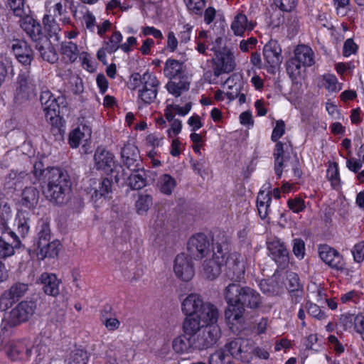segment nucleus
Returning a JSON list of instances; mask_svg holds the SVG:
<instances>
[{"mask_svg": "<svg viewBox=\"0 0 364 364\" xmlns=\"http://www.w3.org/2000/svg\"><path fill=\"white\" fill-rule=\"evenodd\" d=\"M43 23L50 37L57 36L61 30L55 18L52 17L51 14H46L43 16Z\"/></svg>", "mask_w": 364, "mask_h": 364, "instance_id": "3c124183", "label": "nucleus"}, {"mask_svg": "<svg viewBox=\"0 0 364 364\" xmlns=\"http://www.w3.org/2000/svg\"><path fill=\"white\" fill-rule=\"evenodd\" d=\"M314 63V53L311 47L306 45H298L294 49V55L291 58L287 66L290 75L296 76L301 73V67H310Z\"/></svg>", "mask_w": 364, "mask_h": 364, "instance_id": "0eeeda50", "label": "nucleus"}, {"mask_svg": "<svg viewBox=\"0 0 364 364\" xmlns=\"http://www.w3.org/2000/svg\"><path fill=\"white\" fill-rule=\"evenodd\" d=\"M92 136V128L89 124H80L77 127L71 131L69 134L68 143L71 148L76 149L83 142L82 149L84 154L87 153L86 144L90 140Z\"/></svg>", "mask_w": 364, "mask_h": 364, "instance_id": "dca6fc26", "label": "nucleus"}, {"mask_svg": "<svg viewBox=\"0 0 364 364\" xmlns=\"http://www.w3.org/2000/svg\"><path fill=\"white\" fill-rule=\"evenodd\" d=\"M326 177L334 189L339 188L341 182L340 174L336 163L329 164L326 171Z\"/></svg>", "mask_w": 364, "mask_h": 364, "instance_id": "864d4df0", "label": "nucleus"}, {"mask_svg": "<svg viewBox=\"0 0 364 364\" xmlns=\"http://www.w3.org/2000/svg\"><path fill=\"white\" fill-rule=\"evenodd\" d=\"M354 261L360 263L364 260V240L355 244L352 249Z\"/></svg>", "mask_w": 364, "mask_h": 364, "instance_id": "774afa93", "label": "nucleus"}, {"mask_svg": "<svg viewBox=\"0 0 364 364\" xmlns=\"http://www.w3.org/2000/svg\"><path fill=\"white\" fill-rule=\"evenodd\" d=\"M203 304L200 297H186L181 304L182 311L186 316L198 314L200 307Z\"/></svg>", "mask_w": 364, "mask_h": 364, "instance_id": "58836bf2", "label": "nucleus"}, {"mask_svg": "<svg viewBox=\"0 0 364 364\" xmlns=\"http://www.w3.org/2000/svg\"><path fill=\"white\" fill-rule=\"evenodd\" d=\"M253 28L254 24L242 14H237L231 23V29L236 36H242L245 31H252Z\"/></svg>", "mask_w": 364, "mask_h": 364, "instance_id": "473e14b6", "label": "nucleus"}, {"mask_svg": "<svg viewBox=\"0 0 364 364\" xmlns=\"http://www.w3.org/2000/svg\"><path fill=\"white\" fill-rule=\"evenodd\" d=\"M122 41V35L119 31H114L108 41H105L104 45H107V51L112 54L120 48V42Z\"/></svg>", "mask_w": 364, "mask_h": 364, "instance_id": "6e6d98bb", "label": "nucleus"}, {"mask_svg": "<svg viewBox=\"0 0 364 364\" xmlns=\"http://www.w3.org/2000/svg\"><path fill=\"white\" fill-rule=\"evenodd\" d=\"M146 143L153 148L161 146L164 144V138L158 132H154L147 135Z\"/></svg>", "mask_w": 364, "mask_h": 364, "instance_id": "338daca9", "label": "nucleus"}, {"mask_svg": "<svg viewBox=\"0 0 364 364\" xmlns=\"http://www.w3.org/2000/svg\"><path fill=\"white\" fill-rule=\"evenodd\" d=\"M90 186H92L90 191L91 198L95 201L102 198H105L112 193V181L108 178H103L100 181L90 180Z\"/></svg>", "mask_w": 364, "mask_h": 364, "instance_id": "393cba45", "label": "nucleus"}, {"mask_svg": "<svg viewBox=\"0 0 364 364\" xmlns=\"http://www.w3.org/2000/svg\"><path fill=\"white\" fill-rule=\"evenodd\" d=\"M285 133V123L282 119L276 121L274 127L273 128L272 133L271 135V140L272 141H279V139Z\"/></svg>", "mask_w": 364, "mask_h": 364, "instance_id": "680f3d73", "label": "nucleus"}, {"mask_svg": "<svg viewBox=\"0 0 364 364\" xmlns=\"http://www.w3.org/2000/svg\"><path fill=\"white\" fill-rule=\"evenodd\" d=\"M178 80H171L166 85V88L168 93L175 96L180 97L183 92H187L190 88V82L187 77L178 78Z\"/></svg>", "mask_w": 364, "mask_h": 364, "instance_id": "72a5a7b5", "label": "nucleus"}, {"mask_svg": "<svg viewBox=\"0 0 364 364\" xmlns=\"http://www.w3.org/2000/svg\"><path fill=\"white\" fill-rule=\"evenodd\" d=\"M6 234L4 233V236L0 237V258H7L14 255L15 247L19 244V240H16V235L13 232H9L8 235H11L15 242V245L10 243L6 240Z\"/></svg>", "mask_w": 364, "mask_h": 364, "instance_id": "c9c22d12", "label": "nucleus"}, {"mask_svg": "<svg viewBox=\"0 0 364 364\" xmlns=\"http://www.w3.org/2000/svg\"><path fill=\"white\" fill-rule=\"evenodd\" d=\"M39 199V191L33 186L26 187L21 193V206L33 210Z\"/></svg>", "mask_w": 364, "mask_h": 364, "instance_id": "7c9ffc66", "label": "nucleus"}, {"mask_svg": "<svg viewBox=\"0 0 364 364\" xmlns=\"http://www.w3.org/2000/svg\"><path fill=\"white\" fill-rule=\"evenodd\" d=\"M30 214L23 210L18 211L16 218L17 230L22 237H24L30 229Z\"/></svg>", "mask_w": 364, "mask_h": 364, "instance_id": "c03bdc74", "label": "nucleus"}, {"mask_svg": "<svg viewBox=\"0 0 364 364\" xmlns=\"http://www.w3.org/2000/svg\"><path fill=\"white\" fill-rule=\"evenodd\" d=\"M269 256L275 262L279 268H285L289 261V251L284 242L278 237H271L267 241Z\"/></svg>", "mask_w": 364, "mask_h": 364, "instance_id": "9b49d317", "label": "nucleus"}, {"mask_svg": "<svg viewBox=\"0 0 364 364\" xmlns=\"http://www.w3.org/2000/svg\"><path fill=\"white\" fill-rule=\"evenodd\" d=\"M323 85L329 92H338L341 90V85L334 75L326 74L323 76Z\"/></svg>", "mask_w": 364, "mask_h": 364, "instance_id": "13d9d810", "label": "nucleus"}, {"mask_svg": "<svg viewBox=\"0 0 364 364\" xmlns=\"http://www.w3.org/2000/svg\"><path fill=\"white\" fill-rule=\"evenodd\" d=\"M189 11L195 14H201L205 6V0H184Z\"/></svg>", "mask_w": 364, "mask_h": 364, "instance_id": "e2e57ef3", "label": "nucleus"}, {"mask_svg": "<svg viewBox=\"0 0 364 364\" xmlns=\"http://www.w3.org/2000/svg\"><path fill=\"white\" fill-rule=\"evenodd\" d=\"M226 246L219 243L213 245L212 259L205 260L203 265V276L207 279H214L220 274L221 267L224 265L225 257L224 250H227Z\"/></svg>", "mask_w": 364, "mask_h": 364, "instance_id": "6e6552de", "label": "nucleus"}, {"mask_svg": "<svg viewBox=\"0 0 364 364\" xmlns=\"http://www.w3.org/2000/svg\"><path fill=\"white\" fill-rule=\"evenodd\" d=\"M134 171V173L129 176V186L134 190H139L146 186L145 173L143 170L140 169V166H139V169Z\"/></svg>", "mask_w": 364, "mask_h": 364, "instance_id": "a18cd8bd", "label": "nucleus"}, {"mask_svg": "<svg viewBox=\"0 0 364 364\" xmlns=\"http://www.w3.org/2000/svg\"><path fill=\"white\" fill-rule=\"evenodd\" d=\"M43 289L47 296H58L60 294V280L53 273L44 272L41 275Z\"/></svg>", "mask_w": 364, "mask_h": 364, "instance_id": "bb28decb", "label": "nucleus"}, {"mask_svg": "<svg viewBox=\"0 0 364 364\" xmlns=\"http://www.w3.org/2000/svg\"><path fill=\"white\" fill-rule=\"evenodd\" d=\"M156 186L161 193L170 196L176 186V181L171 175L165 173L158 178Z\"/></svg>", "mask_w": 364, "mask_h": 364, "instance_id": "ea45409f", "label": "nucleus"}, {"mask_svg": "<svg viewBox=\"0 0 364 364\" xmlns=\"http://www.w3.org/2000/svg\"><path fill=\"white\" fill-rule=\"evenodd\" d=\"M210 50L214 52V55L224 51V50H228L225 46V40L223 37L217 36L215 38L211 43L209 42Z\"/></svg>", "mask_w": 364, "mask_h": 364, "instance_id": "0e129e2a", "label": "nucleus"}, {"mask_svg": "<svg viewBox=\"0 0 364 364\" xmlns=\"http://www.w3.org/2000/svg\"><path fill=\"white\" fill-rule=\"evenodd\" d=\"M134 88L138 89V99L144 104H151L156 99L160 82L156 76L146 71L142 75L135 73L132 76Z\"/></svg>", "mask_w": 364, "mask_h": 364, "instance_id": "39448f33", "label": "nucleus"}, {"mask_svg": "<svg viewBox=\"0 0 364 364\" xmlns=\"http://www.w3.org/2000/svg\"><path fill=\"white\" fill-rule=\"evenodd\" d=\"M33 286L23 282L14 283L9 289V296H23L26 294H34Z\"/></svg>", "mask_w": 364, "mask_h": 364, "instance_id": "de8ad7c7", "label": "nucleus"}, {"mask_svg": "<svg viewBox=\"0 0 364 364\" xmlns=\"http://www.w3.org/2000/svg\"><path fill=\"white\" fill-rule=\"evenodd\" d=\"M164 74L170 80L187 77L184 74L183 63L172 58L166 60L164 68Z\"/></svg>", "mask_w": 364, "mask_h": 364, "instance_id": "c85d7f7f", "label": "nucleus"}, {"mask_svg": "<svg viewBox=\"0 0 364 364\" xmlns=\"http://www.w3.org/2000/svg\"><path fill=\"white\" fill-rule=\"evenodd\" d=\"M35 47L44 60L52 64L58 61V55L48 38H43V41H39V43L36 44Z\"/></svg>", "mask_w": 364, "mask_h": 364, "instance_id": "c756f323", "label": "nucleus"}, {"mask_svg": "<svg viewBox=\"0 0 364 364\" xmlns=\"http://www.w3.org/2000/svg\"><path fill=\"white\" fill-rule=\"evenodd\" d=\"M319 257L326 264L336 269H343L342 256L328 245H321L318 248Z\"/></svg>", "mask_w": 364, "mask_h": 364, "instance_id": "4be33fe9", "label": "nucleus"}, {"mask_svg": "<svg viewBox=\"0 0 364 364\" xmlns=\"http://www.w3.org/2000/svg\"><path fill=\"white\" fill-rule=\"evenodd\" d=\"M28 175L26 172H16L11 171L6 178V185L9 188L16 190L22 187L24 181L28 179Z\"/></svg>", "mask_w": 364, "mask_h": 364, "instance_id": "37998d69", "label": "nucleus"}, {"mask_svg": "<svg viewBox=\"0 0 364 364\" xmlns=\"http://www.w3.org/2000/svg\"><path fill=\"white\" fill-rule=\"evenodd\" d=\"M188 250L197 259L203 258L210 251V241L203 233L191 237L188 242Z\"/></svg>", "mask_w": 364, "mask_h": 364, "instance_id": "6ab92c4d", "label": "nucleus"}, {"mask_svg": "<svg viewBox=\"0 0 364 364\" xmlns=\"http://www.w3.org/2000/svg\"><path fill=\"white\" fill-rule=\"evenodd\" d=\"M265 61L271 68H276L282 61V48L277 41L270 40L263 48Z\"/></svg>", "mask_w": 364, "mask_h": 364, "instance_id": "412c9836", "label": "nucleus"}, {"mask_svg": "<svg viewBox=\"0 0 364 364\" xmlns=\"http://www.w3.org/2000/svg\"><path fill=\"white\" fill-rule=\"evenodd\" d=\"M89 355L83 349H75L70 352L65 360L66 364H87Z\"/></svg>", "mask_w": 364, "mask_h": 364, "instance_id": "49530a36", "label": "nucleus"}, {"mask_svg": "<svg viewBox=\"0 0 364 364\" xmlns=\"http://www.w3.org/2000/svg\"><path fill=\"white\" fill-rule=\"evenodd\" d=\"M11 50L18 60L22 65H30L33 60V51L28 43L19 39H14L11 42Z\"/></svg>", "mask_w": 364, "mask_h": 364, "instance_id": "aec40b11", "label": "nucleus"}, {"mask_svg": "<svg viewBox=\"0 0 364 364\" xmlns=\"http://www.w3.org/2000/svg\"><path fill=\"white\" fill-rule=\"evenodd\" d=\"M11 218V207L6 203H0V226L2 230L6 229L7 223Z\"/></svg>", "mask_w": 364, "mask_h": 364, "instance_id": "bf43d9fd", "label": "nucleus"}, {"mask_svg": "<svg viewBox=\"0 0 364 364\" xmlns=\"http://www.w3.org/2000/svg\"><path fill=\"white\" fill-rule=\"evenodd\" d=\"M93 160L95 168L109 175L117 183L124 181L128 176L123 166L115 161L114 154L104 147H97Z\"/></svg>", "mask_w": 364, "mask_h": 364, "instance_id": "7ed1b4c3", "label": "nucleus"}, {"mask_svg": "<svg viewBox=\"0 0 364 364\" xmlns=\"http://www.w3.org/2000/svg\"><path fill=\"white\" fill-rule=\"evenodd\" d=\"M15 100L18 102L28 100L36 95V81L28 72L20 73L17 80Z\"/></svg>", "mask_w": 364, "mask_h": 364, "instance_id": "9d476101", "label": "nucleus"}, {"mask_svg": "<svg viewBox=\"0 0 364 364\" xmlns=\"http://www.w3.org/2000/svg\"><path fill=\"white\" fill-rule=\"evenodd\" d=\"M273 156L274 159V172L278 178H281L283 171L285 168L290 166L292 170L293 176L295 179H299L302 176V171L300 168V164L296 155L294 159H290L287 154L289 149H291L290 141L283 142L281 141H275Z\"/></svg>", "mask_w": 364, "mask_h": 364, "instance_id": "20e7f679", "label": "nucleus"}, {"mask_svg": "<svg viewBox=\"0 0 364 364\" xmlns=\"http://www.w3.org/2000/svg\"><path fill=\"white\" fill-rule=\"evenodd\" d=\"M228 306L225 312L227 325L234 333L245 329L243 314L245 307L240 297H228Z\"/></svg>", "mask_w": 364, "mask_h": 364, "instance_id": "423d86ee", "label": "nucleus"}, {"mask_svg": "<svg viewBox=\"0 0 364 364\" xmlns=\"http://www.w3.org/2000/svg\"><path fill=\"white\" fill-rule=\"evenodd\" d=\"M224 347L229 355L235 359L243 362H249L252 358L249 354L250 347L248 341L244 338H235L227 343Z\"/></svg>", "mask_w": 364, "mask_h": 364, "instance_id": "4468645a", "label": "nucleus"}, {"mask_svg": "<svg viewBox=\"0 0 364 364\" xmlns=\"http://www.w3.org/2000/svg\"><path fill=\"white\" fill-rule=\"evenodd\" d=\"M213 58V72L216 77L223 73H230L235 68L233 53L228 49L214 55Z\"/></svg>", "mask_w": 364, "mask_h": 364, "instance_id": "2eb2a0df", "label": "nucleus"}, {"mask_svg": "<svg viewBox=\"0 0 364 364\" xmlns=\"http://www.w3.org/2000/svg\"><path fill=\"white\" fill-rule=\"evenodd\" d=\"M63 100L62 97H55L48 88L43 87L41 89L40 101L47 121H50L52 124L58 121L59 103Z\"/></svg>", "mask_w": 364, "mask_h": 364, "instance_id": "1a4fd4ad", "label": "nucleus"}, {"mask_svg": "<svg viewBox=\"0 0 364 364\" xmlns=\"http://www.w3.org/2000/svg\"><path fill=\"white\" fill-rule=\"evenodd\" d=\"M286 285L290 292L299 291L300 289V283L298 275L291 272L287 273Z\"/></svg>", "mask_w": 364, "mask_h": 364, "instance_id": "052dcab7", "label": "nucleus"}, {"mask_svg": "<svg viewBox=\"0 0 364 364\" xmlns=\"http://www.w3.org/2000/svg\"><path fill=\"white\" fill-rule=\"evenodd\" d=\"M60 54L67 63L75 62L79 55L77 44L71 41H64L60 45Z\"/></svg>", "mask_w": 364, "mask_h": 364, "instance_id": "e433bc0d", "label": "nucleus"}, {"mask_svg": "<svg viewBox=\"0 0 364 364\" xmlns=\"http://www.w3.org/2000/svg\"><path fill=\"white\" fill-rule=\"evenodd\" d=\"M100 319L109 331H114L120 326V321L117 318L112 317L108 310L102 311Z\"/></svg>", "mask_w": 364, "mask_h": 364, "instance_id": "09e8293b", "label": "nucleus"}, {"mask_svg": "<svg viewBox=\"0 0 364 364\" xmlns=\"http://www.w3.org/2000/svg\"><path fill=\"white\" fill-rule=\"evenodd\" d=\"M224 296H255V291L239 283H230L223 290Z\"/></svg>", "mask_w": 364, "mask_h": 364, "instance_id": "4c0bfd02", "label": "nucleus"}, {"mask_svg": "<svg viewBox=\"0 0 364 364\" xmlns=\"http://www.w3.org/2000/svg\"><path fill=\"white\" fill-rule=\"evenodd\" d=\"M221 337L220 328L218 324L205 326L202 334L195 338L194 347L199 350H205L213 346Z\"/></svg>", "mask_w": 364, "mask_h": 364, "instance_id": "f8f14e48", "label": "nucleus"}, {"mask_svg": "<svg viewBox=\"0 0 364 364\" xmlns=\"http://www.w3.org/2000/svg\"><path fill=\"white\" fill-rule=\"evenodd\" d=\"M203 326L198 317H187L183 323V330L186 334L194 336Z\"/></svg>", "mask_w": 364, "mask_h": 364, "instance_id": "5fc2aeb1", "label": "nucleus"}, {"mask_svg": "<svg viewBox=\"0 0 364 364\" xmlns=\"http://www.w3.org/2000/svg\"><path fill=\"white\" fill-rule=\"evenodd\" d=\"M121 158L128 169L132 171L139 169L141 160L139 151L134 142L128 141L124 144L121 149Z\"/></svg>", "mask_w": 364, "mask_h": 364, "instance_id": "a211bd4d", "label": "nucleus"}, {"mask_svg": "<svg viewBox=\"0 0 364 364\" xmlns=\"http://www.w3.org/2000/svg\"><path fill=\"white\" fill-rule=\"evenodd\" d=\"M43 192L48 200L57 205L65 203L70 198L72 183L68 173L59 168L44 171Z\"/></svg>", "mask_w": 364, "mask_h": 364, "instance_id": "f257e3e1", "label": "nucleus"}, {"mask_svg": "<svg viewBox=\"0 0 364 364\" xmlns=\"http://www.w3.org/2000/svg\"><path fill=\"white\" fill-rule=\"evenodd\" d=\"M173 271L180 279L184 282L190 281L195 274L191 258L184 253L178 255L174 260Z\"/></svg>", "mask_w": 364, "mask_h": 364, "instance_id": "ddd939ff", "label": "nucleus"}, {"mask_svg": "<svg viewBox=\"0 0 364 364\" xmlns=\"http://www.w3.org/2000/svg\"><path fill=\"white\" fill-rule=\"evenodd\" d=\"M21 28L36 43L47 37L43 33L41 24L32 18L26 17L21 21Z\"/></svg>", "mask_w": 364, "mask_h": 364, "instance_id": "b1692460", "label": "nucleus"}, {"mask_svg": "<svg viewBox=\"0 0 364 364\" xmlns=\"http://www.w3.org/2000/svg\"><path fill=\"white\" fill-rule=\"evenodd\" d=\"M11 308L5 314L3 328L16 327L27 322L33 315L36 305L31 301H24L16 304L15 297H0V311H4Z\"/></svg>", "mask_w": 364, "mask_h": 364, "instance_id": "f03ea898", "label": "nucleus"}, {"mask_svg": "<svg viewBox=\"0 0 364 364\" xmlns=\"http://www.w3.org/2000/svg\"><path fill=\"white\" fill-rule=\"evenodd\" d=\"M329 348L338 355L343 353L345 347L343 343L335 336H330L328 338Z\"/></svg>", "mask_w": 364, "mask_h": 364, "instance_id": "69168bd1", "label": "nucleus"}, {"mask_svg": "<svg viewBox=\"0 0 364 364\" xmlns=\"http://www.w3.org/2000/svg\"><path fill=\"white\" fill-rule=\"evenodd\" d=\"M6 354L12 360H23L29 358L31 349L28 346V341L23 339L11 343Z\"/></svg>", "mask_w": 364, "mask_h": 364, "instance_id": "5701e85b", "label": "nucleus"}, {"mask_svg": "<svg viewBox=\"0 0 364 364\" xmlns=\"http://www.w3.org/2000/svg\"><path fill=\"white\" fill-rule=\"evenodd\" d=\"M225 255L227 254L225 252ZM224 265L228 270V275L236 281H240L245 274V262L237 252L230 253L225 257Z\"/></svg>", "mask_w": 364, "mask_h": 364, "instance_id": "f3484780", "label": "nucleus"}, {"mask_svg": "<svg viewBox=\"0 0 364 364\" xmlns=\"http://www.w3.org/2000/svg\"><path fill=\"white\" fill-rule=\"evenodd\" d=\"M6 6L17 17L23 18L26 16L25 0H6Z\"/></svg>", "mask_w": 364, "mask_h": 364, "instance_id": "8fccbe9b", "label": "nucleus"}, {"mask_svg": "<svg viewBox=\"0 0 364 364\" xmlns=\"http://www.w3.org/2000/svg\"><path fill=\"white\" fill-rule=\"evenodd\" d=\"M197 317L203 326L217 324L218 311L214 305L210 303H203L201 307H200Z\"/></svg>", "mask_w": 364, "mask_h": 364, "instance_id": "a878e982", "label": "nucleus"}, {"mask_svg": "<svg viewBox=\"0 0 364 364\" xmlns=\"http://www.w3.org/2000/svg\"><path fill=\"white\" fill-rule=\"evenodd\" d=\"M60 243L58 240H50L43 245L38 247L39 252L38 255L41 259L46 257H57L60 251Z\"/></svg>", "mask_w": 364, "mask_h": 364, "instance_id": "79ce46f5", "label": "nucleus"}, {"mask_svg": "<svg viewBox=\"0 0 364 364\" xmlns=\"http://www.w3.org/2000/svg\"><path fill=\"white\" fill-rule=\"evenodd\" d=\"M195 336L188 338L186 335L176 337L173 341V349L177 353H189L192 350H197L195 347Z\"/></svg>", "mask_w": 364, "mask_h": 364, "instance_id": "2f4dec72", "label": "nucleus"}, {"mask_svg": "<svg viewBox=\"0 0 364 364\" xmlns=\"http://www.w3.org/2000/svg\"><path fill=\"white\" fill-rule=\"evenodd\" d=\"M272 201L271 193H265L264 191H260L257 197V208L259 217L262 219H265L269 211V206Z\"/></svg>", "mask_w": 364, "mask_h": 364, "instance_id": "f704fd0d", "label": "nucleus"}, {"mask_svg": "<svg viewBox=\"0 0 364 364\" xmlns=\"http://www.w3.org/2000/svg\"><path fill=\"white\" fill-rule=\"evenodd\" d=\"M230 356L224 347L212 354L209 358L208 363L209 364H228L230 363Z\"/></svg>", "mask_w": 364, "mask_h": 364, "instance_id": "4d7b16f0", "label": "nucleus"}, {"mask_svg": "<svg viewBox=\"0 0 364 364\" xmlns=\"http://www.w3.org/2000/svg\"><path fill=\"white\" fill-rule=\"evenodd\" d=\"M74 5L73 0H64V3L63 4L61 1L55 3L52 8L49 10L50 13H53L51 14L53 18H60V21L62 22L63 25H68L71 23L70 18L68 16V11L66 9L67 6H69L70 9L72 10V7Z\"/></svg>", "mask_w": 364, "mask_h": 364, "instance_id": "cd10ccee", "label": "nucleus"}, {"mask_svg": "<svg viewBox=\"0 0 364 364\" xmlns=\"http://www.w3.org/2000/svg\"><path fill=\"white\" fill-rule=\"evenodd\" d=\"M37 232V247L49 242L51 239L50 224L47 220H41L36 227Z\"/></svg>", "mask_w": 364, "mask_h": 364, "instance_id": "a19ab883", "label": "nucleus"}, {"mask_svg": "<svg viewBox=\"0 0 364 364\" xmlns=\"http://www.w3.org/2000/svg\"><path fill=\"white\" fill-rule=\"evenodd\" d=\"M152 197L149 194H141L136 201V213L139 215L146 213L152 205Z\"/></svg>", "mask_w": 364, "mask_h": 364, "instance_id": "603ef678", "label": "nucleus"}]
</instances>
